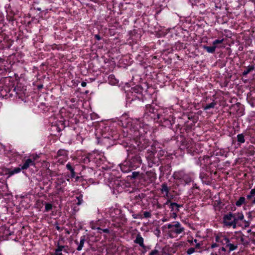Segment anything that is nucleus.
I'll return each mask as SVG.
<instances>
[{"mask_svg":"<svg viewBox=\"0 0 255 255\" xmlns=\"http://www.w3.org/2000/svg\"><path fill=\"white\" fill-rule=\"evenodd\" d=\"M253 202V203L255 204V199L254 200Z\"/></svg>","mask_w":255,"mask_h":255,"instance_id":"obj_41","label":"nucleus"},{"mask_svg":"<svg viewBox=\"0 0 255 255\" xmlns=\"http://www.w3.org/2000/svg\"><path fill=\"white\" fill-rule=\"evenodd\" d=\"M21 170H22L21 167H16L13 170L9 171L8 173V176L9 177L14 174L19 173L21 171Z\"/></svg>","mask_w":255,"mask_h":255,"instance_id":"obj_13","label":"nucleus"},{"mask_svg":"<svg viewBox=\"0 0 255 255\" xmlns=\"http://www.w3.org/2000/svg\"><path fill=\"white\" fill-rule=\"evenodd\" d=\"M187 242L190 246H195L197 249H200L201 246L203 245V242L202 241L199 242L197 239H194L193 238L188 239Z\"/></svg>","mask_w":255,"mask_h":255,"instance_id":"obj_5","label":"nucleus"},{"mask_svg":"<svg viewBox=\"0 0 255 255\" xmlns=\"http://www.w3.org/2000/svg\"><path fill=\"white\" fill-rule=\"evenodd\" d=\"M37 157H38V156L37 155H32V158L31 159H34V158H35V160H36Z\"/></svg>","mask_w":255,"mask_h":255,"instance_id":"obj_34","label":"nucleus"},{"mask_svg":"<svg viewBox=\"0 0 255 255\" xmlns=\"http://www.w3.org/2000/svg\"><path fill=\"white\" fill-rule=\"evenodd\" d=\"M143 215L145 218H149L151 217V213L149 212H144Z\"/></svg>","mask_w":255,"mask_h":255,"instance_id":"obj_25","label":"nucleus"},{"mask_svg":"<svg viewBox=\"0 0 255 255\" xmlns=\"http://www.w3.org/2000/svg\"><path fill=\"white\" fill-rule=\"evenodd\" d=\"M237 140L240 143H244L245 141L244 135L243 134H239L237 135Z\"/></svg>","mask_w":255,"mask_h":255,"instance_id":"obj_18","label":"nucleus"},{"mask_svg":"<svg viewBox=\"0 0 255 255\" xmlns=\"http://www.w3.org/2000/svg\"><path fill=\"white\" fill-rule=\"evenodd\" d=\"M224 237H226L225 236H217L216 238V241L217 242L221 243L222 245H226L225 242L224 240Z\"/></svg>","mask_w":255,"mask_h":255,"instance_id":"obj_15","label":"nucleus"},{"mask_svg":"<svg viewBox=\"0 0 255 255\" xmlns=\"http://www.w3.org/2000/svg\"><path fill=\"white\" fill-rule=\"evenodd\" d=\"M97 229L99 231H102L104 233H108L109 232V230L108 229H102L100 228H97Z\"/></svg>","mask_w":255,"mask_h":255,"instance_id":"obj_26","label":"nucleus"},{"mask_svg":"<svg viewBox=\"0 0 255 255\" xmlns=\"http://www.w3.org/2000/svg\"><path fill=\"white\" fill-rule=\"evenodd\" d=\"M177 212H173V218L175 219L176 216H177V215H176V213Z\"/></svg>","mask_w":255,"mask_h":255,"instance_id":"obj_32","label":"nucleus"},{"mask_svg":"<svg viewBox=\"0 0 255 255\" xmlns=\"http://www.w3.org/2000/svg\"><path fill=\"white\" fill-rule=\"evenodd\" d=\"M255 195V189H252V190L251 191L250 194H249V195L247 196V198H248V199H251V198L252 197H253Z\"/></svg>","mask_w":255,"mask_h":255,"instance_id":"obj_23","label":"nucleus"},{"mask_svg":"<svg viewBox=\"0 0 255 255\" xmlns=\"http://www.w3.org/2000/svg\"><path fill=\"white\" fill-rule=\"evenodd\" d=\"M196 250L198 249L195 247L190 248L187 250L186 253L189 255H192L196 252Z\"/></svg>","mask_w":255,"mask_h":255,"instance_id":"obj_20","label":"nucleus"},{"mask_svg":"<svg viewBox=\"0 0 255 255\" xmlns=\"http://www.w3.org/2000/svg\"><path fill=\"white\" fill-rule=\"evenodd\" d=\"M35 160V158L34 159H26L23 164L21 166V168L22 170L27 169L30 166L34 165V161Z\"/></svg>","mask_w":255,"mask_h":255,"instance_id":"obj_8","label":"nucleus"},{"mask_svg":"<svg viewBox=\"0 0 255 255\" xmlns=\"http://www.w3.org/2000/svg\"><path fill=\"white\" fill-rule=\"evenodd\" d=\"M233 214L229 213L224 216L223 218V222L225 226L227 227H232L234 229H236V223L233 221Z\"/></svg>","mask_w":255,"mask_h":255,"instance_id":"obj_3","label":"nucleus"},{"mask_svg":"<svg viewBox=\"0 0 255 255\" xmlns=\"http://www.w3.org/2000/svg\"><path fill=\"white\" fill-rule=\"evenodd\" d=\"M223 41H224V39H221V40L217 39V40H214L213 42V44L214 46H216L218 44L222 43L223 42Z\"/></svg>","mask_w":255,"mask_h":255,"instance_id":"obj_24","label":"nucleus"},{"mask_svg":"<svg viewBox=\"0 0 255 255\" xmlns=\"http://www.w3.org/2000/svg\"><path fill=\"white\" fill-rule=\"evenodd\" d=\"M170 203H171L170 200H168L165 203V205H168L169 206Z\"/></svg>","mask_w":255,"mask_h":255,"instance_id":"obj_31","label":"nucleus"},{"mask_svg":"<svg viewBox=\"0 0 255 255\" xmlns=\"http://www.w3.org/2000/svg\"><path fill=\"white\" fill-rule=\"evenodd\" d=\"M176 206V210L177 211H179V208L182 207V205H179L175 203Z\"/></svg>","mask_w":255,"mask_h":255,"instance_id":"obj_29","label":"nucleus"},{"mask_svg":"<svg viewBox=\"0 0 255 255\" xmlns=\"http://www.w3.org/2000/svg\"><path fill=\"white\" fill-rule=\"evenodd\" d=\"M95 37H96V38L98 40H100V36H99V35H95Z\"/></svg>","mask_w":255,"mask_h":255,"instance_id":"obj_35","label":"nucleus"},{"mask_svg":"<svg viewBox=\"0 0 255 255\" xmlns=\"http://www.w3.org/2000/svg\"><path fill=\"white\" fill-rule=\"evenodd\" d=\"M86 83H85V82H82L81 85H82V86L83 87H84V86H86Z\"/></svg>","mask_w":255,"mask_h":255,"instance_id":"obj_36","label":"nucleus"},{"mask_svg":"<svg viewBox=\"0 0 255 255\" xmlns=\"http://www.w3.org/2000/svg\"><path fill=\"white\" fill-rule=\"evenodd\" d=\"M224 241L225 242L226 247L229 248L230 252L234 251L236 249H237L238 245L237 244L235 245L234 244L230 243V241L229 238H228L227 237H224Z\"/></svg>","mask_w":255,"mask_h":255,"instance_id":"obj_6","label":"nucleus"},{"mask_svg":"<svg viewBox=\"0 0 255 255\" xmlns=\"http://www.w3.org/2000/svg\"><path fill=\"white\" fill-rule=\"evenodd\" d=\"M217 247H218V245L217 244H216V243L215 244H213L211 246V248H214Z\"/></svg>","mask_w":255,"mask_h":255,"instance_id":"obj_33","label":"nucleus"},{"mask_svg":"<svg viewBox=\"0 0 255 255\" xmlns=\"http://www.w3.org/2000/svg\"><path fill=\"white\" fill-rule=\"evenodd\" d=\"M139 175V172H133L132 173V177L133 178H135Z\"/></svg>","mask_w":255,"mask_h":255,"instance_id":"obj_27","label":"nucleus"},{"mask_svg":"<svg viewBox=\"0 0 255 255\" xmlns=\"http://www.w3.org/2000/svg\"><path fill=\"white\" fill-rule=\"evenodd\" d=\"M77 199L78 200V202L77 204L78 205H80L81 203V200H82V197L79 196V197H77Z\"/></svg>","mask_w":255,"mask_h":255,"instance_id":"obj_30","label":"nucleus"},{"mask_svg":"<svg viewBox=\"0 0 255 255\" xmlns=\"http://www.w3.org/2000/svg\"><path fill=\"white\" fill-rule=\"evenodd\" d=\"M134 243L138 244L140 247L144 248L145 246L143 244V238L141 237L140 234H137L136 239L134 240Z\"/></svg>","mask_w":255,"mask_h":255,"instance_id":"obj_9","label":"nucleus"},{"mask_svg":"<svg viewBox=\"0 0 255 255\" xmlns=\"http://www.w3.org/2000/svg\"><path fill=\"white\" fill-rule=\"evenodd\" d=\"M255 69L254 66H249L243 73V75L246 76Z\"/></svg>","mask_w":255,"mask_h":255,"instance_id":"obj_14","label":"nucleus"},{"mask_svg":"<svg viewBox=\"0 0 255 255\" xmlns=\"http://www.w3.org/2000/svg\"><path fill=\"white\" fill-rule=\"evenodd\" d=\"M216 105V103L214 102H212L211 103L207 105L205 107H204V109L205 110H207L211 108H213Z\"/></svg>","mask_w":255,"mask_h":255,"instance_id":"obj_19","label":"nucleus"},{"mask_svg":"<svg viewBox=\"0 0 255 255\" xmlns=\"http://www.w3.org/2000/svg\"><path fill=\"white\" fill-rule=\"evenodd\" d=\"M52 205L51 204L46 203L45 204V210L46 212H48L52 209Z\"/></svg>","mask_w":255,"mask_h":255,"instance_id":"obj_21","label":"nucleus"},{"mask_svg":"<svg viewBox=\"0 0 255 255\" xmlns=\"http://www.w3.org/2000/svg\"><path fill=\"white\" fill-rule=\"evenodd\" d=\"M217 46L213 45V46H204V49L208 53H213L215 51Z\"/></svg>","mask_w":255,"mask_h":255,"instance_id":"obj_12","label":"nucleus"},{"mask_svg":"<svg viewBox=\"0 0 255 255\" xmlns=\"http://www.w3.org/2000/svg\"><path fill=\"white\" fill-rule=\"evenodd\" d=\"M158 251L157 250H153L151 252L150 255H155L157 254Z\"/></svg>","mask_w":255,"mask_h":255,"instance_id":"obj_28","label":"nucleus"},{"mask_svg":"<svg viewBox=\"0 0 255 255\" xmlns=\"http://www.w3.org/2000/svg\"><path fill=\"white\" fill-rule=\"evenodd\" d=\"M174 176H175V178H176V174H174Z\"/></svg>","mask_w":255,"mask_h":255,"instance_id":"obj_42","label":"nucleus"},{"mask_svg":"<svg viewBox=\"0 0 255 255\" xmlns=\"http://www.w3.org/2000/svg\"><path fill=\"white\" fill-rule=\"evenodd\" d=\"M67 168L70 171L71 174V177H74L75 175L74 169L72 167L70 163H68L66 165Z\"/></svg>","mask_w":255,"mask_h":255,"instance_id":"obj_17","label":"nucleus"},{"mask_svg":"<svg viewBox=\"0 0 255 255\" xmlns=\"http://www.w3.org/2000/svg\"><path fill=\"white\" fill-rule=\"evenodd\" d=\"M66 179L64 177L61 176L57 178L55 182L57 193H60L63 192V188L65 185Z\"/></svg>","mask_w":255,"mask_h":255,"instance_id":"obj_4","label":"nucleus"},{"mask_svg":"<svg viewBox=\"0 0 255 255\" xmlns=\"http://www.w3.org/2000/svg\"><path fill=\"white\" fill-rule=\"evenodd\" d=\"M175 203H170L169 205V208L171 209V211L173 212H177L176 210Z\"/></svg>","mask_w":255,"mask_h":255,"instance_id":"obj_22","label":"nucleus"},{"mask_svg":"<svg viewBox=\"0 0 255 255\" xmlns=\"http://www.w3.org/2000/svg\"><path fill=\"white\" fill-rule=\"evenodd\" d=\"M169 191V190L167 185L163 184L162 185L161 191L165 193V196L167 198L168 197Z\"/></svg>","mask_w":255,"mask_h":255,"instance_id":"obj_11","label":"nucleus"},{"mask_svg":"<svg viewBox=\"0 0 255 255\" xmlns=\"http://www.w3.org/2000/svg\"><path fill=\"white\" fill-rule=\"evenodd\" d=\"M221 250L222 251H224V252L226 251V249L224 247H222L221 248Z\"/></svg>","mask_w":255,"mask_h":255,"instance_id":"obj_37","label":"nucleus"},{"mask_svg":"<svg viewBox=\"0 0 255 255\" xmlns=\"http://www.w3.org/2000/svg\"><path fill=\"white\" fill-rule=\"evenodd\" d=\"M85 242V237L84 236H82L80 238V243L78 244L77 241H75V243L77 244H78V246L77 248V251H81L82 249V248L83 247L84 243Z\"/></svg>","mask_w":255,"mask_h":255,"instance_id":"obj_10","label":"nucleus"},{"mask_svg":"<svg viewBox=\"0 0 255 255\" xmlns=\"http://www.w3.org/2000/svg\"><path fill=\"white\" fill-rule=\"evenodd\" d=\"M113 76H112V75H110V77H109V78H113Z\"/></svg>","mask_w":255,"mask_h":255,"instance_id":"obj_39","label":"nucleus"},{"mask_svg":"<svg viewBox=\"0 0 255 255\" xmlns=\"http://www.w3.org/2000/svg\"><path fill=\"white\" fill-rule=\"evenodd\" d=\"M68 253V247L60 245V242H58L56 245L54 253L51 255H65V253Z\"/></svg>","mask_w":255,"mask_h":255,"instance_id":"obj_2","label":"nucleus"},{"mask_svg":"<svg viewBox=\"0 0 255 255\" xmlns=\"http://www.w3.org/2000/svg\"><path fill=\"white\" fill-rule=\"evenodd\" d=\"M211 255H218L217 254H216V253H215V254H214V253H212V254H211Z\"/></svg>","mask_w":255,"mask_h":255,"instance_id":"obj_38","label":"nucleus"},{"mask_svg":"<svg viewBox=\"0 0 255 255\" xmlns=\"http://www.w3.org/2000/svg\"><path fill=\"white\" fill-rule=\"evenodd\" d=\"M234 223H236V228L239 221H242L244 219V216L242 212H238L233 214Z\"/></svg>","mask_w":255,"mask_h":255,"instance_id":"obj_7","label":"nucleus"},{"mask_svg":"<svg viewBox=\"0 0 255 255\" xmlns=\"http://www.w3.org/2000/svg\"><path fill=\"white\" fill-rule=\"evenodd\" d=\"M245 202V198L244 197H241L236 202V205L239 207L243 204Z\"/></svg>","mask_w":255,"mask_h":255,"instance_id":"obj_16","label":"nucleus"},{"mask_svg":"<svg viewBox=\"0 0 255 255\" xmlns=\"http://www.w3.org/2000/svg\"><path fill=\"white\" fill-rule=\"evenodd\" d=\"M166 226L169 229L168 235L171 238H176L184 231V228L178 222H175L172 224H167Z\"/></svg>","mask_w":255,"mask_h":255,"instance_id":"obj_1","label":"nucleus"},{"mask_svg":"<svg viewBox=\"0 0 255 255\" xmlns=\"http://www.w3.org/2000/svg\"><path fill=\"white\" fill-rule=\"evenodd\" d=\"M166 221H167V219H166L163 220V221H164V222Z\"/></svg>","mask_w":255,"mask_h":255,"instance_id":"obj_40","label":"nucleus"}]
</instances>
